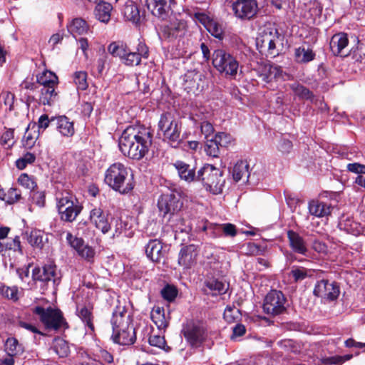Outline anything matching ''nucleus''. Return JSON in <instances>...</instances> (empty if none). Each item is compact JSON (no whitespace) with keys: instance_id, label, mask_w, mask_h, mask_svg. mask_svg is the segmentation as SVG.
Listing matches in <instances>:
<instances>
[{"instance_id":"1","label":"nucleus","mask_w":365,"mask_h":365,"mask_svg":"<svg viewBox=\"0 0 365 365\" xmlns=\"http://www.w3.org/2000/svg\"><path fill=\"white\" fill-rule=\"evenodd\" d=\"M152 140L153 134L148 128L130 126L119 139V148L124 155L140 160L148 153Z\"/></svg>"},{"instance_id":"2","label":"nucleus","mask_w":365,"mask_h":365,"mask_svg":"<svg viewBox=\"0 0 365 365\" xmlns=\"http://www.w3.org/2000/svg\"><path fill=\"white\" fill-rule=\"evenodd\" d=\"M112 326L111 339L121 346H130L135 343L136 334L132 324V317L125 307H117L110 319Z\"/></svg>"},{"instance_id":"3","label":"nucleus","mask_w":365,"mask_h":365,"mask_svg":"<svg viewBox=\"0 0 365 365\" xmlns=\"http://www.w3.org/2000/svg\"><path fill=\"white\" fill-rule=\"evenodd\" d=\"M104 181L113 190L120 194L130 192L135 185L131 170L121 163H115L110 165L105 173Z\"/></svg>"},{"instance_id":"4","label":"nucleus","mask_w":365,"mask_h":365,"mask_svg":"<svg viewBox=\"0 0 365 365\" xmlns=\"http://www.w3.org/2000/svg\"><path fill=\"white\" fill-rule=\"evenodd\" d=\"M206 190L217 195L222 192L225 183L223 172L210 164H205L197 170V180Z\"/></svg>"},{"instance_id":"5","label":"nucleus","mask_w":365,"mask_h":365,"mask_svg":"<svg viewBox=\"0 0 365 365\" xmlns=\"http://www.w3.org/2000/svg\"><path fill=\"white\" fill-rule=\"evenodd\" d=\"M158 135L165 142L176 148L181 142V123L170 113L161 115L158 122Z\"/></svg>"},{"instance_id":"6","label":"nucleus","mask_w":365,"mask_h":365,"mask_svg":"<svg viewBox=\"0 0 365 365\" xmlns=\"http://www.w3.org/2000/svg\"><path fill=\"white\" fill-rule=\"evenodd\" d=\"M182 332L192 349L203 348L209 341L210 332L203 322H190L184 326Z\"/></svg>"},{"instance_id":"7","label":"nucleus","mask_w":365,"mask_h":365,"mask_svg":"<svg viewBox=\"0 0 365 365\" xmlns=\"http://www.w3.org/2000/svg\"><path fill=\"white\" fill-rule=\"evenodd\" d=\"M212 63L213 67L225 77L236 78L240 63L231 53L223 49L215 50L212 55Z\"/></svg>"},{"instance_id":"8","label":"nucleus","mask_w":365,"mask_h":365,"mask_svg":"<svg viewBox=\"0 0 365 365\" xmlns=\"http://www.w3.org/2000/svg\"><path fill=\"white\" fill-rule=\"evenodd\" d=\"M281 35L275 29H264L257 38L256 45L259 52L267 56L275 57L279 53Z\"/></svg>"},{"instance_id":"9","label":"nucleus","mask_w":365,"mask_h":365,"mask_svg":"<svg viewBox=\"0 0 365 365\" xmlns=\"http://www.w3.org/2000/svg\"><path fill=\"white\" fill-rule=\"evenodd\" d=\"M160 26V31L168 38L175 39L184 37L187 32V21L180 13H173Z\"/></svg>"},{"instance_id":"10","label":"nucleus","mask_w":365,"mask_h":365,"mask_svg":"<svg viewBox=\"0 0 365 365\" xmlns=\"http://www.w3.org/2000/svg\"><path fill=\"white\" fill-rule=\"evenodd\" d=\"M33 313L39 317L41 322L48 329L58 330L66 325L63 314L58 309L50 307L45 309L38 306L33 309Z\"/></svg>"},{"instance_id":"11","label":"nucleus","mask_w":365,"mask_h":365,"mask_svg":"<svg viewBox=\"0 0 365 365\" xmlns=\"http://www.w3.org/2000/svg\"><path fill=\"white\" fill-rule=\"evenodd\" d=\"M235 16L241 21H250L255 18L259 6L257 0H235L231 5Z\"/></svg>"},{"instance_id":"12","label":"nucleus","mask_w":365,"mask_h":365,"mask_svg":"<svg viewBox=\"0 0 365 365\" xmlns=\"http://www.w3.org/2000/svg\"><path fill=\"white\" fill-rule=\"evenodd\" d=\"M148 9L160 21H166L174 13L175 0H145Z\"/></svg>"},{"instance_id":"13","label":"nucleus","mask_w":365,"mask_h":365,"mask_svg":"<svg viewBox=\"0 0 365 365\" xmlns=\"http://www.w3.org/2000/svg\"><path fill=\"white\" fill-rule=\"evenodd\" d=\"M285 302L286 299L281 291L272 290L265 297L264 311L273 316L282 314L285 311Z\"/></svg>"},{"instance_id":"14","label":"nucleus","mask_w":365,"mask_h":365,"mask_svg":"<svg viewBox=\"0 0 365 365\" xmlns=\"http://www.w3.org/2000/svg\"><path fill=\"white\" fill-rule=\"evenodd\" d=\"M313 293L322 299L333 301L339 297L340 289L336 282L322 279L315 284Z\"/></svg>"},{"instance_id":"15","label":"nucleus","mask_w":365,"mask_h":365,"mask_svg":"<svg viewBox=\"0 0 365 365\" xmlns=\"http://www.w3.org/2000/svg\"><path fill=\"white\" fill-rule=\"evenodd\" d=\"M89 220L103 234H107L111 230L109 214L101 207H94L91 210Z\"/></svg>"},{"instance_id":"16","label":"nucleus","mask_w":365,"mask_h":365,"mask_svg":"<svg viewBox=\"0 0 365 365\" xmlns=\"http://www.w3.org/2000/svg\"><path fill=\"white\" fill-rule=\"evenodd\" d=\"M158 207L160 212L165 217L167 214L173 215L180 210L182 203L174 194H163L158 199Z\"/></svg>"},{"instance_id":"17","label":"nucleus","mask_w":365,"mask_h":365,"mask_svg":"<svg viewBox=\"0 0 365 365\" xmlns=\"http://www.w3.org/2000/svg\"><path fill=\"white\" fill-rule=\"evenodd\" d=\"M32 277L34 280L47 284L51 282L54 286L58 279L56 274V267L53 264H46L42 267H36L32 271Z\"/></svg>"},{"instance_id":"18","label":"nucleus","mask_w":365,"mask_h":365,"mask_svg":"<svg viewBox=\"0 0 365 365\" xmlns=\"http://www.w3.org/2000/svg\"><path fill=\"white\" fill-rule=\"evenodd\" d=\"M289 245L292 250L297 254L307 256L308 247L304 239L297 232L293 230L287 232Z\"/></svg>"},{"instance_id":"19","label":"nucleus","mask_w":365,"mask_h":365,"mask_svg":"<svg viewBox=\"0 0 365 365\" xmlns=\"http://www.w3.org/2000/svg\"><path fill=\"white\" fill-rule=\"evenodd\" d=\"M347 34L343 32L334 34L330 41V48L334 56H347L349 53H344V48L348 46Z\"/></svg>"},{"instance_id":"20","label":"nucleus","mask_w":365,"mask_h":365,"mask_svg":"<svg viewBox=\"0 0 365 365\" xmlns=\"http://www.w3.org/2000/svg\"><path fill=\"white\" fill-rule=\"evenodd\" d=\"M203 75L195 70L188 71L184 76V86L185 89L188 92H193L199 91L202 88V80Z\"/></svg>"},{"instance_id":"21","label":"nucleus","mask_w":365,"mask_h":365,"mask_svg":"<svg viewBox=\"0 0 365 365\" xmlns=\"http://www.w3.org/2000/svg\"><path fill=\"white\" fill-rule=\"evenodd\" d=\"M179 177L186 182H190L197 180V174L195 173V167L185 163L182 160H177L173 163Z\"/></svg>"},{"instance_id":"22","label":"nucleus","mask_w":365,"mask_h":365,"mask_svg":"<svg viewBox=\"0 0 365 365\" xmlns=\"http://www.w3.org/2000/svg\"><path fill=\"white\" fill-rule=\"evenodd\" d=\"M76 314L86 327V331L91 334L94 333L95 327L93 324L94 316L93 314V307L87 306L78 307L76 309Z\"/></svg>"},{"instance_id":"23","label":"nucleus","mask_w":365,"mask_h":365,"mask_svg":"<svg viewBox=\"0 0 365 365\" xmlns=\"http://www.w3.org/2000/svg\"><path fill=\"white\" fill-rule=\"evenodd\" d=\"M197 255L194 245L185 246L180 250L178 263L185 268H190L195 264Z\"/></svg>"},{"instance_id":"24","label":"nucleus","mask_w":365,"mask_h":365,"mask_svg":"<svg viewBox=\"0 0 365 365\" xmlns=\"http://www.w3.org/2000/svg\"><path fill=\"white\" fill-rule=\"evenodd\" d=\"M81 206L78 205V201L76 200V202L58 210V212L62 221L72 222L81 213Z\"/></svg>"},{"instance_id":"25","label":"nucleus","mask_w":365,"mask_h":365,"mask_svg":"<svg viewBox=\"0 0 365 365\" xmlns=\"http://www.w3.org/2000/svg\"><path fill=\"white\" fill-rule=\"evenodd\" d=\"M163 245L158 240H150L145 247L147 257L153 262H158L163 257Z\"/></svg>"},{"instance_id":"26","label":"nucleus","mask_w":365,"mask_h":365,"mask_svg":"<svg viewBox=\"0 0 365 365\" xmlns=\"http://www.w3.org/2000/svg\"><path fill=\"white\" fill-rule=\"evenodd\" d=\"M309 212L314 217H323L331 214V207L326 202L314 200L309 202Z\"/></svg>"},{"instance_id":"27","label":"nucleus","mask_w":365,"mask_h":365,"mask_svg":"<svg viewBox=\"0 0 365 365\" xmlns=\"http://www.w3.org/2000/svg\"><path fill=\"white\" fill-rule=\"evenodd\" d=\"M196 16L212 36L218 38L222 37V27L216 21L210 19L205 14H198Z\"/></svg>"},{"instance_id":"28","label":"nucleus","mask_w":365,"mask_h":365,"mask_svg":"<svg viewBox=\"0 0 365 365\" xmlns=\"http://www.w3.org/2000/svg\"><path fill=\"white\" fill-rule=\"evenodd\" d=\"M113 6L110 4L106 1H100L94 9V15L96 18L104 24H108L110 19V13Z\"/></svg>"},{"instance_id":"29","label":"nucleus","mask_w":365,"mask_h":365,"mask_svg":"<svg viewBox=\"0 0 365 365\" xmlns=\"http://www.w3.org/2000/svg\"><path fill=\"white\" fill-rule=\"evenodd\" d=\"M282 69L277 65L265 64L262 69L260 76L264 82H269L273 79L282 77Z\"/></svg>"},{"instance_id":"30","label":"nucleus","mask_w":365,"mask_h":365,"mask_svg":"<svg viewBox=\"0 0 365 365\" xmlns=\"http://www.w3.org/2000/svg\"><path fill=\"white\" fill-rule=\"evenodd\" d=\"M67 27L68 32L74 37L86 34L89 29L87 22L81 18L74 19Z\"/></svg>"},{"instance_id":"31","label":"nucleus","mask_w":365,"mask_h":365,"mask_svg":"<svg viewBox=\"0 0 365 365\" xmlns=\"http://www.w3.org/2000/svg\"><path fill=\"white\" fill-rule=\"evenodd\" d=\"M56 120V128L62 135L71 137L74 134L73 123L66 116H59Z\"/></svg>"},{"instance_id":"32","label":"nucleus","mask_w":365,"mask_h":365,"mask_svg":"<svg viewBox=\"0 0 365 365\" xmlns=\"http://www.w3.org/2000/svg\"><path fill=\"white\" fill-rule=\"evenodd\" d=\"M315 52L309 47L299 46L294 51V58L297 63H307L315 58Z\"/></svg>"},{"instance_id":"33","label":"nucleus","mask_w":365,"mask_h":365,"mask_svg":"<svg viewBox=\"0 0 365 365\" xmlns=\"http://www.w3.org/2000/svg\"><path fill=\"white\" fill-rule=\"evenodd\" d=\"M4 350L8 355L15 358L24 353V348L16 338L9 337L5 342Z\"/></svg>"},{"instance_id":"34","label":"nucleus","mask_w":365,"mask_h":365,"mask_svg":"<svg viewBox=\"0 0 365 365\" xmlns=\"http://www.w3.org/2000/svg\"><path fill=\"white\" fill-rule=\"evenodd\" d=\"M111 61L106 53L103 52L101 54L96 62V71L93 72V75L97 77L103 76L108 71Z\"/></svg>"},{"instance_id":"35","label":"nucleus","mask_w":365,"mask_h":365,"mask_svg":"<svg viewBox=\"0 0 365 365\" xmlns=\"http://www.w3.org/2000/svg\"><path fill=\"white\" fill-rule=\"evenodd\" d=\"M151 319L157 326L159 331L164 330L168 325V322L165 315V310L162 307H156L152 310Z\"/></svg>"},{"instance_id":"36","label":"nucleus","mask_w":365,"mask_h":365,"mask_svg":"<svg viewBox=\"0 0 365 365\" xmlns=\"http://www.w3.org/2000/svg\"><path fill=\"white\" fill-rule=\"evenodd\" d=\"M56 87L57 86L41 87L39 101L42 104L51 106L54 102L57 96V93L56 92Z\"/></svg>"},{"instance_id":"37","label":"nucleus","mask_w":365,"mask_h":365,"mask_svg":"<svg viewBox=\"0 0 365 365\" xmlns=\"http://www.w3.org/2000/svg\"><path fill=\"white\" fill-rule=\"evenodd\" d=\"M51 349L61 358L67 357L70 353L68 342L62 338L57 337L53 341Z\"/></svg>"},{"instance_id":"38","label":"nucleus","mask_w":365,"mask_h":365,"mask_svg":"<svg viewBox=\"0 0 365 365\" xmlns=\"http://www.w3.org/2000/svg\"><path fill=\"white\" fill-rule=\"evenodd\" d=\"M248 164L246 161L237 162L232 169V177L235 182H238L244 178H248L250 173Z\"/></svg>"},{"instance_id":"39","label":"nucleus","mask_w":365,"mask_h":365,"mask_svg":"<svg viewBox=\"0 0 365 365\" xmlns=\"http://www.w3.org/2000/svg\"><path fill=\"white\" fill-rule=\"evenodd\" d=\"M314 273V269H307L304 267L294 266L292 267L289 275L294 279L295 282H297L307 277H312Z\"/></svg>"},{"instance_id":"40","label":"nucleus","mask_w":365,"mask_h":365,"mask_svg":"<svg viewBox=\"0 0 365 365\" xmlns=\"http://www.w3.org/2000/svg\"><path fill=\"white\" fill-rule=\"evenodd\" d=\"M36 78L37 83L41 87L48 86H57L58 83L57 76L54 73L47 70L38 75Z\"/></svg>"},{"instance_id":"41","label":"nucleus","mask_w":365,"mask_h":365,"mask_svg":"<svg viewBox=\"0 0 365 365\" xmlns=\"http://www.w3.org/2000/svg\"><path fill=\"white\" fill-rule=\"evenodd\" d=\"M123 15L126 20L131 21L134 24H138L140 22V11L138 6L133 3L125 6Z\"/></svg>"},{"instance_id":"42","label":"nucleus","mask_w":365,"mask_h":365,"mask_svg":"<svg viewBox=\"0 0 365 365\" xmlns=\"http://www.w3.org/2000/svg\"><path fill=\"white\" fill-rule=\"evenodd\" d=\"M290 88L294 92V95L300 99L309 100L311 102H314V95L312 92L304 86L298 83H294L290 85Z\"/></svg>"},{"instance_id":"43","label":"nucleus","mask_w":365,"mask_h":365,"mask_svg":"<svg viewBox=\"0 0 365 365\" xmlns=\"http://www.w3.org/2000/svg\"><path fill=\"white\" fill-rule=\"evenodd\" d=\"M74 200H76V199L68 191L57 192L56 194L57 210H58L67 205L68 206L74 203Z\"/></svg>"},{"instance_id":"44","label":"nucleus","mask_w":365,"mask_h":365,"mask_svg":"<svg viewBox=\"0 0 365 365\" xmlns=\"http://www.w3.org/2000/svg\"><path fill=\"white\" fill-rule=\"evenodd\" d=\"M0 294L5 299L16 302L19 300L20 292L16 286H0Z\"/></svg>"},{"instance_id":"45","label":"nucleus","mask_w":365,"mask_h":365,"mask_svg":"<svg viewBox=\"0 0 365 365\" xmlns=\"http://www.w3.org/2000/svg\"><path fill=\"white\" fill-rule=\"evenodd\" d=\"M277 345L287 352L298 354L302 351V345L292 339H283L277 342Z\"/></svg>"},{"instance_id":"46","label":"nucleus","mask_w":365,"mask_h":365,"mask_svg":"<svg viewBox=\"0 0 365 365\" xmlns=\"http://www.w3.org/2000/svg\"><path fill=\"white\" fill-rule=\"evenodd\" d=\"M205 286L210 291L213 292L212 294H222L226 292V284L217 279H210L206 280Z\"/></svg>"},{"instance_id":"47","label":"nucleus","mask_w":365,"mask_h":365,"mask_svg":"<svg viewBox=\"0 0 365 365\" xmlns=\"http://www.w3.org/2000/svg\"><path fill=\"white\" fill-rule=\"evenodd\" d=\"M128 47L122 43L113 41L108 46V51L113 57H118L120 60L125 56Z\"/></svg>"},{"instance_id":"48","label":"nucleus","mask_w":365,"mask_h":365,"mask_svg":"<svg viewBox=\"0 0 365 365\" xmlns=\"http://www.w3.org/2000/svg\"><path fill=\"white\" fill-rule=\"evenodd\" d=\"M121 61L125 66H138L140 63L141 60L138 53L132 52L127 48L125 56L122 58Z\"/></svg>"},{"instance_id":"49","label":"nucleus","mask_w":365,"mask_h":365,"mask_svg":"<svg viewBox=\"0 0 365 365\" xmlns=\"http://www.w3.org/2000/svg\"><path fill=\"white\" fill-rule=\"evenodd\" d=\"M202 230L206 232L207 235L212 238H217L222 236L221 224L206 222L202 227Z\"/></svg>"},{"instance_id":"50","label":"nucleus","mask_w":365,"mask_h":365,"mask_svg":"<svg viewBox=\"0 0 365 365\" xmlns=\"http://www.w3.org/2000/svg\"><path fill=\"white\" fill-rule=\"evenodd\" d=\"M177 288L170 284L165 285L160 291L162 297L168 302H173L178 296Z\"/></svg>"},{"instance_id":"51","label":"nucleus","mask_w":365,"mask_h":365,"mask_svg":"<svg viewBox=\"0 0 365 365\" xmlns=\"http://www.w3.org/2000/svg\"><path fill=\"white\" fill-rule=\"evenodd\" d=\"M73 81L78 89L81 91L86 90L88 86L87 73L85 71H76L73 75Z\"/></svg>"},{"instance_id":"52","label":"nucleus","mask_w":365,"mask_h":365,"mask_svg":"<svg viewBox=\"0 0 365 365\" xmlns=\"http://www.w3.org/2000/svg\"><path fill=\"white\" fill-rule=\"evenodd\" d=\"M220 145L215 138L207 139L205 150L206 153L212 157H217L220 153Z\"/></svg>"},{"instance_id":"53","label":"nucleus","mask_w":365,"mask_h":365,"mask_svg":"<svg viewBox=\"0 0 365 365\" xmlns=\"http://www.w3.org/2000/svg\"><path fill=\"white\" fill-rule=\"evenodd\" d=\"M35 160L36 155L34 153L27 152L16 161V165L19 170H24L27 165L34 163Z\"/></svg>"},{"instance_id":"54","label":"nucleus","mask_w":365,"mask_h":365,"mask_svg":"<svg viewBox=\"0 0 365 365\" xmlns=\"http://www.w3.org/2000/svg\"><path fill=\"white\" fill-rule=\"evenodd\" d=\"M352 358L351 354H346L344 356L334 355L324 359V363L328 365H340Z\"/></svg>"},{"instance_id":"55","label":"nucleus","mask_w":365,"mask_h":365,"mask_svg":"<svg viewBox=\"0 0 365 365\" xmlns=\"http://www.w3.org/2000/svg\"><path fill=\"white\" fill-rule=\"evenodd\" d=\"M28 241L33 247L41 248L43 246V236L38 230H32L28 237Z\"/></svg>"},{"instance_id":"56","label":"nucleus","mask_w":365,"mask_h":365,"mask_svg":"<svg viewBox=\"0 0 365 365\" xmlns=\"http://www.w3.org/2000/svg\"><path fill=\"white\" fill-rule=\"evenodd\" d=\"M18 182L26 189L33 190L36 187V182L33 177L26 173L21 174L18 178Z\"/></svg>"},{"instance_id":"57","label":"nucleus","mask_w":365,"mask_h":365,"mask_svg":"<svg viewBox=\"0 0 365 365\" xmlns=\"http://www.w3.org/2000/svg\"><path fill=\"white\" fill-rule=\"evenodd\" d=\"M66 242L77 252L85 245L82 238L74 237L70 232H66Z\"/></svg>"},{"instance_id":"58","label":"nucleus","mask_w":365,"mask_h":365,"mask_svg":"<svg viewBox=\"0 0 365 365\" xmlns=\"http://www.w3.org/2000/svg\"><path fill=\"white\" fill-rule=\"evenodd\" d=\"M37 137L38 135H36V131L32 133L29 130V128H27L22 140L24 147L27 149H31L33 148L35 145Z\"/></svg>"},{"instance_id":"59","label":"nucleus","mask_w":365,"mask_h":365,"mask_svg":"<svg viewBox=\"0 0 365 365\" xmlns=\"http://www.w3.org/2000/svg\"><path fill=\"white\" fill-rule=\"evenodd\" d=\"M1 144L6 148H10L13 146L14 141V130L7 129L2 134L0 140Z\"/></svg>"},{"instance_id":"60","label":"nucleus","mask_w":365,"mask_h":365,"mask_svg":"<svg viewBox=\"0 0 365 365\" xmlns=\"http://www.w3.org/2000/svg\"><path fill=\"white\" fill-rule=\"evenodd\" d=\"M148 342L150 345L161 349L164 348L166 344L165 337L163 335H162L161 331H160L158 334H151L148 339Z\"/></svg>"},{"instance_id":"61","label":"nucleus","mask_w":365,"mask_h":365,"mask_svg":"<svg viewBox=\"0 0 365 365\" xmlns=\"http://www.w3.org/2000/svg\"><path fill=\"white\" fill-rule=\"evenodd\" d=\"M217 143L221 147H226L232 143L233 138L229 133L221 132L216 134L214 137Z\"/></svg>"},{"instance_id":"62","label":"nucleus","mask_w":365,"mask_h":365,"mask_svg":"<svg viewBox=\"0 0 365 365\" xmlns=\"http://www.w3.org/2000/svg\"><path fill=\"white\" fill-rule=\"evenodd\" d=\"M21 191L17 188L11 187L6 194V202L8 204H14L21 199Z\"/></svg>"},{"instance_id":"63","label":"nucleus","mask_w":365,"mask_h":365,"mask_svg":"<svg viewBox=\"0 0 365 365\" xmlns=\"http://www.w3.org/2000/svg\"><path fill=\"white\" fill-rule=\"evenodd\" d=\"M32 202L39 207H43L46 204V195L43 191H35L31 192Z\"/></svg>"},{"instance_id":"64","label":"nucleus","mask_w":365,"mask_h":365,"mask_svg":"<svg viewBox=\"0 0 365 365\" xmlns=\"http://www.w3.org/2000/svg\"><path fill=\"white\" fill-rule=\"evenodd\" d=\"M5 246L6 250H13L14 252H18L21 255L23 254L20 238L19 236H16L11 240L7 242L6 244H5Z\"/></svg>"}]
</instances>
